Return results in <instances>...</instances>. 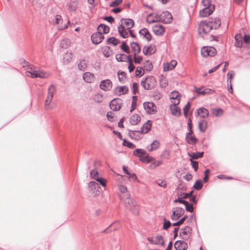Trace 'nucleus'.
Listing matches in <instances>:
<instances>
[{
    "label": "nucleus",
    "mask_w": 250,
    "mask_h": 250,
    "mask_svg": "<svg viewBox=\"0 0 250 250\" xmlns=\"http://www.w3.org/2000/svg\"><path fill=\"white\" fill-rule=\"evenodd\" d=\"M25 74L27 76L32 78H40L46 79L50 76V74L49 72L44 71L34 66H31L28 68V70L26 71Z\"/></svg>",
    "instance_id": "1"
},
{
    "label": "nucleus",
    "mask_w": 250,
    "mask_h": 250,
    "mask_svg": "<svg viewBox=\"0 0 250 250\" xmlns=\"http://www.w3.org/2000/svg\"><path fill=\"white\" fill-rule=\"evenodd\" d=\"M125 208L130 210L133 214L138 215L139 212V207L136 201L128 196L123 199Z\"/></svg>",
    "instance_id": "2"
},
{
    "label": "nucleus",
    "mask_w": 250,
    "mask_h": 250,
    "mask_svg": "<svg viewBox=\"0 0 250 250\" xmlns=\"http://www.w3.org/2000/svg\"><path fill=\"white\" fill-rule=\"evenodd\" d=\"M172 21V16L171 13L168 11H164L160 15L156 14L149 22H156L162 21L165 23H169Z\"/></svg>",
    "instance_id": "3"
},
{
    "label": "nucleus",
    "mask_w": 250,
    "mask_h": 250,
    "mask_svg": "<svg viewBox=\"0 0 250 250\" xmlns=\"http://www.w3.org/2000/svg\"><path fill=\"white\" fill-rule=\"evenodd\" d=\"M57 87L54 84H51L48 88L47 97L44 103V106L47 110H51L54 107L51 105V102L53 100V96L56 92Z\"/></svg>",
    "instance_id": "4"
},
{
    "label": "nucleus",
    "mask_w": 250,
    "mask_h": 250,
    "mask_svg": "<svg viewBox=\"0 0 250 250\" xmlns=\"http://www.w3.org/2000/svg\"><path fill=\"white\" fill-rule=\"evenodd\" d=\"M133 154L134 155L138 157L140 160L144 163H149L154 160L153 157L146 154V151L142 149H135Z\"/></svg>",
    "instance_id": "5"
},
{
    "label": "nucleus",
    "mask_w": 250,
    "mask_h": 250,
    "mask_svg": "<svg viewBox=\"0 0 250 250\" xmlns=\"http://www.w3.org/2000/svg\"><path fill=\"white\" fill-rule=\"evenodd\" d=\"M141 85L145 89H151L156 85V81L154 77L148 76L145 79L142 80Z\"/></svg>",
    "instance_id": "6"
},
{
    "label": "nucleus",
    "mask_w": 250,
    "mask_h": 250,
    "mask_svg": "<svg viewBox=\"0 0 250 250\" xmlns=\"http://www.w3.org/2000/svg\"><path fill=\"white\" fill-rule=\"evenodd\" d=\"M212 29L208 21H202L199 26L198 31L200 34H207Z\"/></svg>",
    "instance_id": "7"
},
{
    "label": "nucleus",
    "mask_w": 250,
    "mask_h": 250,
    "mask_svg": "<svg viewBox=\"0 0 250 250\" xmlns=\"http://www.w3.org/2000/svg\"><path fill=\"white\" fill-rule=\"evenodd\" d=\"M216 53V49L212 46L203 47L202 48L201 51V55L204 57L214 56Z\"/></svg>",
    "instance_id": "8"
},
{
    "label": "nucleus",
    "mask_w": 250,
    "mask_h": 250,
    "mask_svg": "<svg viewBox=\"0 0 250 250\" xmlns=\"http://www.w3.org/2000/svg\"><path fill=\"white\" fill-rule=\"evenodd\" d=\"M143 106L146 112L149 115L154 114L157 112V106L152 102H145Z\"/></svg>",
    "instance_id": "9"
},
{
    "label": "nucleus",
    "mask_w": 250,
    "mask_h": 250,
    "mask_svg": "<svg viewBox=\"0 0 250 250\" xmlns=\"http://www.w3.org/2000/svg\"><path fill=\"white\" fill-rule=\"evenodd\" d=\"M112 83L109 79H105L100 82L99 87L102 90L108 91L112 89Z\"/></svg>",
    "instance_id": "10"
},
{
    "label": "nucleus",
    "mask_w": 250,
    "mask_h": 250,
    "mask_svg": "<svg viewBox=\"0 0 250 250\" xmlns=\"http://www.w3.org/2000/svg\"><path fill=\"white\" fill-rule=\"evenodd\" d=\"M88 188L95 195H98L100 193L101 187L99 184L95 181H91L88 184Z\"/></svg>",
    "instance_id": "11"
},
{
    "label": "nucleus",
    "mask_w": 250,
    "mask_h": 250,
    "mask_svg": "<svg viewBox=\"0 0 250 250\" xmlns=\"http://www.w3.org/2000/svg\"><path fill=\"white\" fill-rule=\"evenodd\" d=\"M122 100L120 98L112 100L110 103V108L114 111H119L122 106Z\"/></svg>",
    "instance_id": "12"
},
{
    "label": "nucleus",
    "mask_w": 250,
    "mask_h": 250,
    "mask_svg": "<svg viewBox=\"0 0 250 250\" xmlns=\"http://www.w3.org/2000/svg\"><path fill=\"white\" fill-rule=\"evenodd\" d=\"M63 20L61 16L57 15L55 17L54 23L58 25V29L60 30H63L67 28V24L69 23V21H68L67 24L62 25Z\"/></svg>",
    "instance_id": "13"
},
{
    "label": "nucleus",
    "mask_w": 250,
    "mask_h": 250,
    "mask_svg": "<svg viewBox=\"0 0 250 250\" xmlns=\"http://www.w3.org/2000/svg\"><path fill=\"white\" fill-rule=\"evenodd\" d=\"M104 38V36L101 32H97L91 36V41L94 44H98L101 43Z\"/></svg>",
    "instance_id": "14"
},
{
    "label": "nucleus",
    "mask_w": 250,
    "mask_h": 250,
    "mask_svg": "<svg viewBox=\"0 0 250 250\" xmlns=\"http://www.w3.org/2000/svg\"><path fill=\"white\" fill-rule=\"evenodd\" d=\"M181 95L177 91H173L170 93V99L172 103L175 104H179L180 102Z\"/></svg>",
    "instance_id": "15"
},
{
    "label": "nucleus",
    "mask_w": 250,
    "mask_h": 250,
    "mask_svg": "<svg viewBox=\"0 0 250 250\" xmlns=\"http://www.w3.org/2000/svg\"><path fill=\"white\" fill-rule=\"evenodd\" d=\"M122 227V224L120 221H117L111 224L106 229L103 230V232H109L112 230L115 231Z\"/></svg>",
    "instance_id": "16"
},
{
    "label": "nucleus",
    "mask_w": 250,
    "mask_h": 250,
    "mask_svg": "<svg viewBox=\"0 0 250 250\" xmlns=\"http://www.w3.org/2000/svg\"><path fill=\"white\" fill-rule=\"evenodd\" d=\"M191 228L188 226L182 228L180 230V236L183 237V239H187L191 234Z\"/></svg>",
    "instance_id": "17"
},
{
    "label": "nucleus",
    "mask_w": 250,
    "mask_h": 250,
    "mask_svg": "<svg viewBox=\"0 0 250 250\" xmlns=\"http://www.w3.org/2000/svg\"><path fill=\"white\" fill-rule=\"evenodd\" d=\"M185 211L183 208H177L176 210L173 212L171 216V218L172 220H176L182 215L184 214Z\"/></svg>",
    "instance_id": "18"
},
{
    "label": "nucleus",
    "mask_w": 250,
    "mask_h": 250,
    "mask_svg": "<svg viewBox=\"0 0 250 250\" xmlns=\"http://www.w3.org/2000/svg\"><path fill=\"white\" fill-rule=\"evenodd\" d=\"M214 6H211L210 8L204 7L200 11L199 14L201 17H207L210 15L214 11Z\"/></svg>",
    "instance_id": "19"
},
{
    "label": "nucleus",
    "mask_w": 250,
    "mask_h": 250,
    "mask_svg": "<svg viewBox=\"0 0 250 250\" xmlns=\"http://www.w3.org/2000/svg\"><path fill=\"white\" fill-rule=\"evenodd\" d=\"M208 22L211 25L212 29H216L219 28L221 25V20L218 18L211 19L208 20Z\"/></svg>",
    "instance_id": "20"
},
{
    "label": "nucleus",
    "mask_w": 250,
    "mask_h": 250,
    "mask_svg": "<svg viewBox=\"0 0 250 250\" xmlns=\"http://www.w3.org/2000/svg\"><path fill=\"white\" fill-rule=\"evenodd\" d=\"M174 248L176 250H186L188 249V244L185 241H177L174 244Z\"/></svg>",
    "instance_id": "21"
},
{
    "label": "nucleus",
    "mask_w": 250,
    "mask_h": 250,
    "mask_svg": "<svg viewBox=\"0 0 250 250\" xmlns=\"http://www.w3.org/2000/svg\"><path fill=\"white\" fill-rule=\"evenodd\" d=\"M128 91V88L125 85L118 86L115 89V93L118 96L125 94L127 93Z\"/></svg>",
    "instance_id": "22"
},
{
    "label": "nucleus",
    "mask_w": 250,
    "mask_h": 250,
    "mask_svg": "<svg viewBox=\"0 0 250 250\" xmlns=\"http://www.w3.org/2000/svg\"><path fill=\"white\" fill-rule=\"evenodd\" d=\"M178 105L172 103L169 106L171 114L176 116H179L181 114L180 108L177 106Z\"/></svg>",
    "instance_id": "23"
},
{
    "label": "nucleus",
    "mask_w": 250,
    "mask_h": 250,
    "mask_svg": "<svg viewBox=\"0 0 250 250\" xmlns=\"http://www.w3.org/2000/svg\"><path fill=\"white\" fill-rule=\"evenodd\" d=\"M139 33L141 37L145 38L147 41L151 40V35L146 28H143L140 30Z\"/></svg>",
    "instance_id": "24"
},
{
    "label": "nucleus",
    "mask_w": 250,
    "mask_h": 250,
    "mask_svg": "<svg viewBox=\"0 0 250 250\" xmlns=\"http://www.w3.org/2000/svg\"><path fill=\"white\" fill-rule=\"evenodd\" d=\"M118 29L120 36L123 38H126L128 37V33L127 31L128 30L125 28L123 23L118 27Z\"/></svg>",
    "instance_id": "25"
},
{
    "label": "nucleus",
    "mask_w": 250,
    "mask_h": 250,
    "mask_svg": "<svg viewBox=\"0 0 250 250\" xmlns=\"http://www.w3.org/2000/svg\"><path fill=\"white\" fill-rule=\"evenodd\" d=\"M121 21L128 30H130L134 24L133 20L131 19H123Z\"/></svg>",
    "instance_id": "26"
},
{
    "label": "nucleus",
    "mask_w": 250,
    "mask_h": 250,
    "mask_svg": "<svg viewBox=\"0 0 250 250\" xmlns=\"http://www.w3.org/2000/svg\"><path fill=\"white\" fill-rule=\"evenodd\" d=\"M83 78L85 82L91 83L94 82L95 76L93 73L87 72L83 74Z\"/></svg>",
    "instance_id": "27"
},
{
    "label": "nucleus",
    "mask_w": 250,
    "mask_h": 250,
    "mask_svg": "<svg viewBox=\"0 0 250 250\" xmlns=\"http://www.w3.org/2000/svg\"><path fill=\"white\" fill-rule=\"evenodd\" d=\"M120 240L118 239H113L110 242L112 250H120Z\"/></svg>",
    "instance_id": "28"
},
{
    "label": "nucleus",
    "mask_w": 250,
    "mask_h": 250,
    "mask_svg": "<svg viewBox=\"0 0 250 250\" xmlns=\"http://www.w3.org/2000/svg\"><path fill=\"white\" fill-rule=\"evenodd\" d=\"M153 31L157 35H162L165 32L164 27L161 25L156 24L153 26Z\"/></svg>",
    "instance_id": "29"
},
{
    "label": "nucleus",
    "mask_w": 250,
    "mask_h": 250,
    "mask_svg": "<svg viewBox=\"0 0 250 250\" xmlns=\"http://www.w3.org/2000/svg\"><path fill=\"white\" fill-rule=\"evenodd\" d=\"M155 52L154 47L150 45L148 46H144L143 49V52L145 55H150L154 54Z\"/></svg>",
    "instance_id": "30"
},
{
    "label": "nucleus",
    "mask_w": 250,
    "mask_h": 250,
    "mask_svg": "<svg viewBox=\"0 0 250 250\" xmlns=\"http://www.w3.org/2000/svg\"><path fill=\"white\" fill-rule=\"evenodd\" d=\"M78 6V0H70V1L68 4V10L70 12H74L77 10Z\"/></svg>",
    "instance_id": "31"
},
{
    "label": "nucleus",
    "mask_w": 250,
    "mask_h": 250,
    "mask_svg": "<svg viewBox=\"0 0 250 250\" xmlns=\"http://www.w3.org/2000/svg\"><path fill=\"white\" fill-rule=\"evenodd\" d=\"M160 146V143L157 140H154L146 148L149 151H153L157 149Z\"/></svg>",
    "instance_id": "32"
},
{
    "label": "nucleus",
    "mask_w": 250,
    "mask_h": 250,
    "mask_svg": "<svg viewBox=\"0 0 250 250\" xmlns=\"http://www.w3.org/2000/svg\"><path fill=\"white\" fill-rule=\"evenodd\" d=\"M142 133L140 131H132L130 130L129 132V136L132 139L136 140H139L141 138V135Z\"/></svg>",
    "instance_id": "33"
},
{
    "label": "nucleus",
    "mask_w": 250,
    "mask_h": 250,
    "mask_svg": "<svg viewBox=\"0 0 250 250\" xmlns=\"http://www.w3.org/2000/svg\"><path fill=\"white\" fill-rule=\"evenodd\" d=\"M130 46L134 54H138L141 52V48L138 43L132 42L130 43Z\"/></svg>",
    "instance_id": "34"
},
{
    "label": "nucleus",
    "mask_w": 250,
    "mask_h": 250,
    "mask_svg": "<svg viewBox=\"0 0 250 250\" xmlns=\"http://www.w3.org/2000/svg\"><path fill=\"white\" fill-rule=\"evenodd\" d=\"M151 123L150 121L146 122L142 127L140 131L142 134H145L148 132L151 129Z\"/></svg>",
    "instance_id": "35"
},
{
    "label": "nucleus",
    "mask_w": 250,
    "mask_h": 250,
    "mask_svg": "<svg viewBox=\"0 0 250 250\" xmlns=\"http://www.w3.org/2000/svg\"><path fill=\"white\" fill-rule=\"evenodd\" d=\"M235 45L237 47H241L243 44V37L241 34H236L235 36Z\"/></svg>",
    "instance_id": "36"
},
{
    "label": "nucleus",
    "mask_w": 250,
    "mask_h": 250,
    "mask_svg": "<svg viewBox=\"0 0 250 250\" xmlns=\"http://www.w3.org/2000/svg\"><path fill=\"white\" fill-rule=\"evenodd\" d=\"M154 244L164 246L165 241L163 236L160 235H157L156 236L154 237Z\"/></svg>",
    "instance_id": "37"
},
{
    "label": "nucleus",
    "mask_w": 250,
    "mask_h": 250,
    "mask_svg": "<svg viewBox=\"0 0 250 250\" xmlns=\"http://www.w3.org/2000/svg\"><path fill=\"white\" fill-rule=\"evenodd\" d=\"M141 121V118L138 114H134L130 117V123L132 125H137Z\"/></svg>",
    "instance_id": "38"
},
{
    "label": "nucleus",
    "mask_w": 250,
    "mask_h": 250,
    "mask_svg": "<svg viewBox=\"0 0 250 250\" xmlns=\"http://www.w3.org/2000/svg\"><path fill=\"white\" fill-rule=\"evenodd\" d=\"M199 130L201 132H205L208 127V123L204 119L201 120L198 124Z\"/></svg>",
    "instance_id": "39"
},
{
    "label": "nucleus",
    "mask_w": 250,
    "mask_h": 250,
    "mask_svg": "<svg viewBox=\"0 0 250 250\" xmlns=\"http://www.w3.org/2000/svg\"><path fill=\"white\" fill-rule=\"evenodd\" d=\"M197 112L198 115L203 119L208 117L209 114L208 111L204 107L199 108Z\"/></svg>",
    "instance_id": "40"
},
{
    "label": "nucleus",
    "mask_w": 250,
    "mask_h": 250,
    "mask_svg": "<svg viewBox=\"0 0 250 250\" xmlns=\"http://www.w3.org/2000/svg\"><path fill=\"white\" fill-rule=\"evenodd\" d=\"M119 190L120 191L123 193L124 194L122 196V198L124 199L125 198H126L128 196H130V194L129 192L127 191V188L124 185H120L119 186Z\"/></svg>",
    "instance_id": "41"
},
{
    "label": "nucleus",
    "mask_w": 250,
    "mask_h": 250,
    "mask_svg": "<svg viewBox=\"0 0 250 250\" xmlns=\"http://www.w3.org/2000/svg\"><path fill=\"white\" fill-rule=\"evenodd\" d=\"M87 63L84 59L80 60L78 62V67L80 70L84 71L87 67Z\"/></svg>",
    "instance_id": "42"
},
{
    "label": "nucleus",
    "mask_w": 250,
    "mask_h": 250,
    "mask_svg": "<svg viewBox=\"0 0 250 250\" xmlns=\"http://www.w3.org/2000/svg\"><path fill=\"white\" fill-rule=\"evenodd\" d=\"M186 139L189 144L192 145H195L197 142V139L194 135L186 136Z\"/></svg>",
    "instance_id": "43"
},
{
    "label": "nucleus",
    "mask_w": 250,
    "mask_h": 250,
    "mask_svg": "<svg viewBox=\"0 0 250 250\" xmlns=\"http://www.w3.org/2000/svg\"><path fill=\"white\" fill-rule=\"evenodd\" d=\"M98 31L101 32L103 34H107L109 31V28L104 24H100L98 27Z\"/></svg>",
    "instance_id": "44"
},
{
    "label": "nucleus",
    "mask_w": 250,
    "mask_h": 250,
    "mask_svg": "<svg viewBox=\"0 0 250 250\" xmlns=\"http://www.w3.org/2000/svg\"><path fill=\"white\" fill-rule=\"evenodd\" d=\"M203 152H198L196 153H188V155L191 157V159H192V160L197 159L199 158H202L203 156Z\"/></svg>",
    "instance_id": "45"
},
{
    "label": "nucleus",
    "mask_w": 250,
    "mask_h": 250,
    "mask_svg": "<svg viewBox=\"0 0 250 250\" xmlns=\"http://www.w3.org/2000/svg\"><path fill=\"white\" fill-rule=\"evenodd\" d=\"M72 59V54L71 53L66 52L63 56V61L65 63L71 62Z\"/></svg>",
    "instance_id": "46"
},
{
    "label": "nucleus",
    "mask_w": 250,
    "mask_h": 250,
    "mask_svg": "<svg viewBox=\"0 0 250 250\" xmlns=\"http://www.w3.org/2000/svg\"><path fill=\"white\" fill-rule=\"evenodd\" d=\"M127 58V55L124 54H119L116 55V59L118 62H125Z\"/></svg>",
    "instance_id": "47"
},
{
    "label": "nucleus",
    "mask_w": 250,
    "mask_h": 250,
    "mask_svg": "<svg viewBox=\"0 0 250 250\" xmlns=\"http://www.w3.org/2000/svg\"><path fill=\"white\" fill-rule=\"evenodd\" d=\"M151 97L155 100H159L162 98V94L159 91L156 90L152 92Z\"/></svg>",
    "instance_id": "48"
},
{
    "label": "nucleus",
    "mask_w": 250,
    "mask_h": 250,
    "mask_svg": "<svg viewBox=\"0 0 250 250\" xmlns=\"http://www.w3.org/2000/svg\"><path fill=\"white\" fill-rule=\"evenodd\" d=\"M235 73L233 71H230L227 74V84L229 85V83H231V80L233 78Z\"/></svg>",
    "instance_id": "49"
},
{
    "label": "nucleus",
    "mask_w": 250,
    "mask_h": 250,
    "mask_svg": "<svg viewBox=\"0 0 250 250\" xmlns=\"http://www.w3.org/2000/svg\"><path fill=\"white\" fill-rule=\"evenodd\" d=\"M144 67L147 71H151L153 68V65L152 63L148 60L144 62Z\"/></svg>",
    "instance_id": "50"
},
{
    "label": "nucleus",
    "mask_w": 250,
    "mask_h": 250,
    "mask_svg": "<svg viewBox=\"0 0 250 250\" xmlns=\"http://www.w3.org/2000/svg\"><path fill=\"white\" fill-rule=\"evenodd\" d=\"M70 43V42H69V40L64 39L62 40L60 45L62 48H66L69 46Z\"/></svg>",
    "instance_id": "51"
},
{
    "label": "nucleus",
    "mask_w": 250,
    "mask_h": 250,
    "mask_svg": "<svg viewBox=\"0 0 250 250\" xmlns=\"http://www.w3.org/2000/svg\"><path fill=\"white\" fill-rule=\"evenodd\" d=\"M212 114L217 117L221 116L223 113V110L220 108H213L212 109Z\"/></svg>",
    "instance_id": "52"
},
{
    "label": "nucleus",
    "mask_w": 250,
    "mask_h": 250,
    "mask_svg": "<svg viewBox=\"0 0 250 250\" xmlns=\"http://www.w3.org/2000/svg\"><path fill=\"white\" fill-rule=\"evenodd\" d=\"M119 40L115 37H110L107 39V43L116 45L119 43Z\"/></svg>",
    "instance_id": "53"
},
{
    "label": "nucleus",
    "mask_w": 250,
    "mask_h": 250,
    "mask_svg": "<svg viewBox=\"0 0 250 250\" xmlns=\"http://www.w3.org/2000/svg\"><path fill=\"white\" fill-rule=\"evenodd\" d=\"M112 52L109 47H105L103 51V54L104 57L108 58L110 56Z\"/></svg>",
    "instance_id": "54"
},
{
    "label": "nucleus",
    "mask_w": 250,
    "mask_h": 250,
    "mask_svg": "<svg viewBox=\"0 0 250 250\" xmlns=\"http://www.w3.org/2000/svg\"><path fill=\"white\" fill-rule=\"evenodd\" d=\"M150 163H151L150 167L152 168H155L159 166L160 164H161L162 162L160 160L156 161L155 159L154 158V160H152L151 162Z\"/></svg>",
    "instance_id": "55"
},
{
    "label": "nucleus",
    "mask_w": 250,
    "mask_h": 250,
    "mask_svg": "<svg viewBox=\"0 0 250 250\" xmlns=\"http://www.w3.org/2000/svg\"><path fill=\"white\" fill-rule=\"evenodd\" d=\"M119 81L121 83H124L125 80V73L124 72L118 73Z\"/></svg>",
    "instance_id": "56"
},
{
    "label": "nucleus",
    "mask_w": 250,
    "mask_h": 250,
    "mask_svg": "<svg viewBox=\"0 0 250 250\" xmlns=\"http://www.w3.org/2000/svg\"><path fill=\"white\" fill-rule=\"evenodd\" d=\"M128 179L132 182L137 181L139 183L140 181L138 179L137 176L134 173H130L129 174H128Z\"/></svg>",
    "instance_id": "57"
},
{
    "label": "nucleus",
    "mask_w": 250,
    "mask_h": 250,
    "mask_svg": "<svg viewBox=\"0 0 250 250\" xmlns=\"http://www.w3.org/2000/svg\"><path fill=\"white\" fill-rule=\"evenodd\" d=\"M145 71L144 69L141 67H137L136 70V77H141L144 74Z\"/></svg>",
    "instance_id": "58"
},
{
    "label": "nucleus",
    "mask_w": 250,
    "mask_h": 250,
    "mask_svg": "<svg viewBox=\"0 0 250 250\" xmlns=\"http://www.w3.org/2000/svg\"><path fill=\"white\" fill-rule=\"evenodd\" d=\"M90 174L91 178L95 180L99 177V173L96 169H92Z\"/></svg>",
    "instance_id": "59"
},
{
    "label": "nucleus",
    "mask_w": 250,
    "mask_h": 250,
    "mask_svg": "<svg viewBox=\"0 0 250 250\" xmlns=\"http://www.w3.org/2000/svg\"><path fill=\"white\" fill-rule=\"evenodd\" d=\"M96 181L99 183V184L103 187H105L106 185V180L102 177H99L96 180Z\"/></svg>",
    "instance_id": "60"
},
{
    "label": "nucleus",
    "mask_w": 250,
    "mask_h": 250,
    "mask_svg": "<svg viewBox=\"0 0 250 250\" xmlns=\"http://www.w3.org/2000/svg\"><path fill=\"white\" fill-rule=\"evenodd\" d=\"M202 3L204 7L210 8L211 6H214L211 4V0H202Z\"/></svg>",
    "instance_id": "61"
},
{
    "label": "nucleus",
    "mask_w": 250,
    "mask_h": 250,
    "mask_svg": "<svg viewBox=\"0 0 250 250\" xmlns=\"http://www.w3.org/2000/svg\"><path fill=\"white\" fill-rule=\"evenodd\" d=\"M203 187L202 183L201 181L197 180L193 185V188L196 190H200Z\"/></svg>",
    "instance_id": "62"
},
{
    "label": "nucleus",
    "mask_w": 250,
    "mask_h": 250,
    "mask_svg": "<svg viewBox=\"0 0 250 250\" xmlns=\"http://www.w3.org/2000/svg\"><path fill=\"white\" fill-rule=\"evenodd\" d=\"M123 146H127V147L132 148V149L135 147V146L134 144H133L132 143H131L129 141H127L126 140H124V141H123Z\"/></svg>",
    "instance_id": "63"
},
{
    "label": "nucleus",
    "mask_w": 250,
    "mask_h": 250,
    "mask_svg": "<svg viewBox=\"0 0 250 250\" xmlns=\"http://www.w3.org/2000/svg\"><path fill=\"white\" fill-rule=\"evenodd\" d=\"M121 48L125 53H129V50L128 46L126 44L125 42H124L120 46Z\"/></svg>",
    "instance_id": "64"
}]
</instances>
